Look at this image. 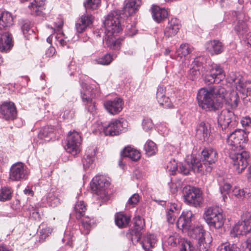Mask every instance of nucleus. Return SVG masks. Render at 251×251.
Listing matches in <instances>:
<instances>
[{
    "label": "nucleus",
    "instance_id": "nucleus-63",
    "mask_svg": "<svg viewBox=\"0 0 251 251\" xmlns=\"http://www.w3.org/2000/svg\"><path fill=\"white\" fill-rule=\"evenodd\" d=\"M75 115V111L73 109H66L64 111L63 117L65 119H72Z\"/></svg>",
    "mask_w": 251,
    "mask_h": 251
},
{
    "label": "nucleus",
    "instance_id": "nucleus-13",
    "mask_svg": "<svg viewBox=\"0 0 251 251\" xmlns=\"http://www.w3.org/2000/svg\"><path fill=\"white\" fill-rule=\"evenodd\" d=\"M109 185L108 180L102 175L96 176L93 178L90 184L92 190L102 200H104L107 196L106 189Z\"/></svg>",
    "mask_w": 251,
    "mask_h": 251
},
{
    "label": "nucleus",
    "instance_id": "nucleus-37",
    "mask_svg": "<svg viewBox=\"0 0 251 251\" xmlns=\"http://www.w3.org/2000/svg\"><path fill=\"white\" fill-rule=\"evenodd\" d=\"M21 28L24 35L27 39H29L30 35L35 34L33 27L31 26V23L28 20L23 22Z\"/></svg>",
    "mask_w": 251,
    "mask_h": 251
},
{
    "label": "nucleus",
    "instance_id": "nucleus-23",
    "mask_svg": "<svg viewBox=\"0 0 251 251\" xmlns=\"http://www.w3.org/2000/svg\"><path fill=\"white\" fill-rule=\"evenodd\" d=\"M181 27L180 21L177 18H172L168 23V25L164 30V36L167 38L175 36Z\"/></svg>",
    "mask_w": 251,
    "mask_h": 251
},
{
    "label": "nucleus",
    "instance_id": "nucleus-49",
    "mask_svg": "<svg viewBox=\"0 0 251 251\" xmlns=\"http://www.w3.org/2000/svg\"><path fill=\"white\" fill-rule=\"evenodd\" d=\"M242 221L248 233L251 232V213L247 212L244 213L242 216Z\"/></svg>",
    "mask_w": 251,
    "mask_h": 251
},
{
    "label": "nucleus",
    "instance_id": "nucleus-39",
    "mask_svg": "<svg viewBox=\"0 0 251 251\" xmlns=\"http://www.w3.org/2000/svg\"><path fill=\"white\" fill-rule=\"evenodd\" d=\"M74 210L76 218H80L84 215V213L86 210V205L83 201H77L75 206Z\"/></svg>",
    "mask_w": 251,
    "mask_h": 251
},
{
    "label": "nucleus",
    "instance_id": "nucleus-12",
    "mask_svg": "<svg viewBox=\"0 0 251 251\" xmlns=\"http://www.w3.org/2000/svg\"><path fill=\"white\" fill-rule=\"evenodd\" d=\"M247 134L244 130L236 129L229 134L227 142L230 148L229 150H240L243 148V144L247 142Z\"/></svg>",
    "mask_w": 251,
    "mask_h": 251
},
{
    "label": "nucleus",
    "instance_id": "nucleus-19",
    "mask_svg": "<svg viewBox=\"0 0 251 251\" xmlns=\"http://www.w3.org/2000/svg\"><path fill=\"white\" fill-rule=\"evenodd\" d=\"M17 111L13 102L4 101L0 105V117L6 120H13L17 118Z\"/></svg>",
    "mask_w": 251,
    "mask_h": 251
},
{
    "label": "nucleus",
    "instance_id": "nucleus-60",
    "mask_svg": "<svg viewBox=\"0 0 251 251\" xmlns=\"http://www.w3.org/2000/svg\"><path fill=\"white\" fill-rule=\"evenodd\" d=\"M180 251H197L190 241H186L182 245Z\"/></svg>",
    "mask_w": 251,
    "mask_h": 251
},
{
    "label": "nucleus",
    "instance_id": "nucleus-35",
    "mask_svg": "<svg viewBox=\"0 0 251 251\" xmlns=\"http://www.w3.org/2000/svg\"><path fill=\"white\" fill-rule=\"evenodd\" d=\"M116 34L114 35L110 36L108 37L105 35V42L106 45L111 49L118 50L120 47V41L119 39H116L115 36Z\"/></svg>",
    "mask_w": 251,
    "mask_h": 251
},
{
    "label": "nucleus",
    "instance_id": "nucleus-57",
    "mask_svg": "<svg viewBox=\"0 0 251 251\" xmlns=\"http://www.w3.org/2000/svg\"><path fill=\"white\" fill-rule=\"evenodd\" d=\"M139 200V195L138 194H134L128 199L127 204L129 206H134L138 203Z\"/></svg>",
    "mask_w": 251,
    "mask_h": 251
},
{
    "label": "nucleus",
    "instance_id": "nucleus-33",
    "mask_svg": "<svg viewBox=\"0 0 251 251\" xmlns=\"http://www.w3.org/2000/svg\"><path fill=\"white\" fill-rule=\"evenodd\" d=\"M55 130L54 127L52 126H47L41 129L38 134V137L40 139L45 138H52L55 135Z\"/></svg>",
    "mask_w": 251,
    "mask_h": 251
},
{
    "label": "nucleus",
    "instance_id": "nucleus-47",
    "mask_svg": "<svg viewBox=\"0 0 251 251\" xmlns=\"http://www.w3.org/2000/svg\"><path fill=\"white\" fill-rule=\"evenodd\" d=\"M100 3V0H86L84 2L83 5L85 8L86 11L93 10L96 9Z\"/></svg>",
    "mask_w": 251,
    "mask_h": 251
},
{
    "label": "nucleus",
    "instance_id": "nucleus-22",
    "mask_svg": "<svg viewBox=\"0 0 251 251\" xmlns=\"http://www.w3.org/2000/svg\"><path fill=\"white\" fill-rule=\"evenodd\" d=\"M193 216V214L191 211L183 212L177 220V227L182 231L190 230Z\"/></svg>",
    "mask_w": 251,
    "mask_h": 251
},
{
    "label": "nucleus",
    "instance_id": "nucleus-41",
    "mask_svg": "<svg viewBox=\"0 0 251 251\" xmlns=\"http://www.w3.org/2000/svg\"><path fill=\"white\" fill-rule=\"evenodd\" d=\"M47 202L50 206L55 207L60 203V200L57 195L54 192H49L46 196Z\"/></svg>",
    "mask_w": 251,
    "mask_h": 251
},
{
    "label": "nucleus",
    "instance_id": "nucleus-59",
    "mask_svg": "<svg viewBox=\"0 0 251 251\" xmlns=\"http://www.w3.org/2000/svg\"><path fill=\"white\" fill-rule=\"evenodd\" d=\"M240 122L243 127L251 130V118L249 116L243 117Z\"/></svg>",
    "mask_w": 251,
    "mask_h": 251
},
{
    "label": "nucleus",
    "instance_id": "nucleus-20",
    "mask_svg": "<svg viewBox=\"0 0 251 251\" xmlns=\"http://www.w3.org/2000/svg\"><path fill=\"white\" fill-rule=\"evenodd\" d=\"M158 205L164 207L167 213V220L169 223L173 224L177 215L178 209L177 205L166 201H158Z\"/></svg>",
    "mask_w": 251,
    "mask_h": 251
},
{
    "label": "nucleus",
    "instance_id": "nucleus-45",
    "mask_svg": "<svg viewBox=\"0 0 251 251\" xmlns=\"http://www.w3.org/2000/svg\"><path fill=\"white\" fill-rule=\"evenodd\" d=\"M156 149V144L150 140H148L144 145L145 151L148 156L155 154Z\"/></svg>",
    "mask_w": 251,
    "mask_h": 251
},
{
    "label": "nucleus",
    "instance_id": "nucleus-21",
    "mask_svg": "<svg viewBox=\"0 0 251 251\" xmlns=\"http://www.w3.org/2000/svg\"><path fill=\"white\" fill-rule=\"evenodd\" d=\"M103 105L109 113L112 115H116L122 110L124 101L122 99L116 98L113 100L105 101Z\"/></svg>",
    "mask_w": 251,
    "mask_h": 251
},
{
    "label": "nucleus",
    "instance_id": "nucleus-27",
    "mask_svg": "<svg viewBox=\"0 0 251 251\" xmlns=\"http://www.w3.org/2000/svg\"><path fill=\"white\" fill-rule=\"evenodd\" d=\"M124 7V12L126 15H131L134 13L141 5V0H126Z\"/></svg>",
    "mask_w": 251,
    "mask_h": 251
},
{
    "label": "nucleus",
    "instance_id": "nucleus-43",
    "mask_svg": "<svg viewBox=\"0 0 251 251\" xmlns=\"http://www.w3.org/2000/svg\"><path fill=\"white\" fill-rule=\"evenodd\" d=\"M12 190L9 187H2L0 189V201H6L12 197Z\"/></svg>",
    "mask_w": 251,
    "mask_h": 251
},
{
    "label": "nucleus",
    "instance_id": "nucleus-48",
    "mask_svg": "<svg viewBox=\"0 0 251 251\" xmlns=\"http://www.w3.org/2000/svg\"><path fill=\"white\" fill-rule=\"evenodd\" d=\"M235 30L238 34L242 35L243 37L246 36L248 33V28L247 25L243 22H238L235 27Z\"/></svg>",
    "mask_w": 251,
    "mask_h": 251
},
{
    "label": "nucleus",
    "instance_id": "nucleus-26",
    "mask_svg": "<svg viewBox=\"0 0 251 251\" xmlns=\"http://www.w3.org/2000/svg\"><path fill=\"white\" fill-rule=\"evenodd\" d=\"M208 70L216 79L217 83L223 80L225 77V73L223 68L219 64L212 63L209 65Z\"/></svg>",
    "mask_w": 251,
    "mask_h": 251
},
{
    "label": "nucleus",
    "instance_id": "nucleus-52",
    "mask_svg": "<svg viewBox=\"0 0 251 251\" xmlns=\"http://www.w3.org/2000/svg\"><path fill=\"white\" fill-rule=\"evenodd\" d=\"M178 164L175 159H171L167 164L166 169L169 172L170 175H175L177 170Z\"/></svg>",
    "mask_w": 251,
    "mask_h": 251
},
{
    "label": "nucleus",
    "instance_id": "nucleus-36",
    "mask_svg": "<svg viewBox=\"0 0 251 251\" xmlns=\"http://www.w3.org/2000/svg\"><path fill=\"white\" fill-rule=\"evenodd\" d=\"M192 48L188 44H182L176 50V55L177 57L182 58L189 54L192 51Z\"/></svg>",
    "mask_w": 251,
    "mask_h": 251
},
{
    "label": "nucleus",
    "instance_id": "nucleus-51",
    "mask_svg": "<svg viewBox=\"0 0 251 251\" xmlns=\"http://www.w3.org/2000/svg\"><path fill=\"white\" fill-rule=\"evenodd\" d=\"M162 243H167L171 246H175L179 242V239L178 235H173L170 236L167 239L165 237L162 238Z\"/></svg>",
    "mask_w": 251,
    "mask_h": 251
},
{
    "label": "nucleus",
    "instance_id": "nucleus-15",
    "mask_svg": "<svg viewBox=\"0 0 251 251\" xmlns=\"http://www.w3.org/2000/svg\"><path fill=\"white\" fill-rule=\"evenodd\" d=\"M81 138L79 133L75 131H70L67 137L65 150L72 155L75 156L80 152Z\"/></svg>",
    "mask_w": 251,
    "mask_h": 251
},
{
    "label": "nucleus",
    "instance_id": "nucleus-32",
    "mask_svg": "<svg viewBox=\"0 0 251 251\" xmlns=\"http://www.w3.org/2000/svg\"><path fill=\"white\" fill-rule=\"evenodd\" d=\"M130 221L129 217L122 213H118L115 216L116 225L121 228L126 227Z\"/></svg>",
    "mask_w": 251,
    "mask_h": 251
},
{
    "label": "nucleus",
    "instance_id": "nucleus-2",
    "mask_svg": "<svg viewBox=\"0 0 251 251\" xmlns=\"http://www.w3.org/2000/svg\"><path fill=\"white\" fill-rule=\"evenodd\" d=\"M145 223L144 220L140 216H137L134 219L133 229L129 230L126 233V237L134 243V241L139 242L145 251H152L150 249L155 243L154 235L147 234L143 236L142 230L144 228Z\"/></svg>",
    "mask_w": 251,
    "mask_h": 251
},
{
    "label": "nucleus",
    "instance_id": "nucleus-53",
    "mask_svg": "<svg viewBox=\"0 0 251 251\" xmlns=\"http://www.w3.org/2000/svg\"><path fill=\"white\" fill-rule=\"evenodd\" d=\"M169 11L165 8H160L158 6V23H160L168 17Z\"/></svg>",
    "mask_w": 251,
    "mask_h": 251
},
{
    "label": "nucleus",
    "instance_id": "nucleus-1",
    "mask_svg": "<svg viewBox=\"0 0 251 251\" xmlns=\"http://www.w3.org/2000/svg\"><path fill=\"white\" fill-rule=\"evenodd\" d=\"M227 92L221 86L217 87L201 88L197 96L199 106L205 111H215L222 107L223 101L235 109L239 101V96L236 91L231 92L227 97Z\"/></svg>",
    "mask_w": 251,
    "mask_h": 251
},
{
    "label": "nucleus",
    "instance_id": "nucleus-55",
    "mask_svg": "<svg viewBox=\"0 0 251 251\" xmlns=\"http://www.w3.org/2000/svg\"><path fill=\"white\" fill-rule=\"evenodd\" d=\"M142 126L143 129L146 131L151 129L153 127L152 120L148 118L144 119L142 122Z\"/></svg>",
    "mask_w": 251,
    "mask_h": 251
},
{
    "label": "nucleus",
    "instance_id": "nucleus-16",
    "mask_svg": "<svg viewBox=\"0 0 251 251\" xmlns=\"http://www.w3.org/2000/svg\"><path fill=\"white\" fill-rule=\"evenodd\" d=\"M127 126L126 120H114L111 121L107 126L103 127V131L105 135L116 136L124 131Z\"/></svg>",
    "mask_w": 251,
    "mask_h": 251
},
{
    "label": "nucleus",
    "instance_id": "nucleus-40",
    "mask_svg": "<svg viewBox=\"0 0 251 251\" xmlns=\"http://www.w3.org/2000/svg\"><path fill=\"white\" fill-rule=\"evenodd\" d=\"M39 228L40 241L43 242L51 234L52 231V228L49 226H46L45 225L43 224L39 226Z\"/></svg>",
    "mask_w": 251,
    "mask_h": 251
},
{
    "label": "nucleus",
    "instance_id": "nucleus-50",
    "mask_svg": "<svg viewBox=\"0 0 251 251\" xmlns=\"http://www.w3.org/2000/svg\"><path fill=\"white\" fill-rule=\"evenodd\" d=\"M44 4V0H34L28 7L32 10L31 12L32 14L35 13L38 14L39 11L37 10V8L42 7Z\"/></svg>",
    "mask_w": 251,
    "mask_h": 251
},
{
    "label": "nucleus",
    "instance_id": "nucleus-3",
    "mask_svg": "<svg viewBox=\"0 0 251 251\" xmlns=\"http://www.w3.org/2000/svg\"><path fill=\"white\" fill-rule=\"evenodd\" d=\"M13 25V17L10 13L1 11L0 13V50L7 51L13 46L11 35L8 29Z\"/></svg>",
    "mask_w": 251,
    "mask_h": 251
},
{
    "label": "nucleus",
    "instance_id": "nucleus-56",
    "mask_svg": "<svg viewBox=\"0 0 251 251\" xmlns=\"http://www.w3.org/2000/svg\"><path fill=\"white\" fill-rule=\"evenodd\" d=\"M203 79L205 83L208 85L213 83H217L216 79L214 78V77L211 75V73L208 70H207V73L205 75Z\"/></svg>",
    "mask_w": 251,
    "mask_h": 251
},
{
    "label": "nucleus",
    "instance_id": "nucleus-31",
    "mask_svg": "<svg viewBox=\"0 0 251 251\" xmlns=\"http://www.w3.org/2000/svg\"><path fill=\"white\" fill-rule=\"evenodd\" d=\"M93 223V219H91L89 217H84L79 225L81 232L83 234H88L90 231L92 224Z\"/></svg>",
    "mask_w": 251,
    "mask_h": 251
},
{
    "label": "nucleus",
    "instance_id": "nucleus-38",
    "mask_svg": "<svg viewBox=\"0 0 251 251\" xmlns=\"http://www.w3.org/2000/svg\"><path fill=\"white\" fill-rule=\"evenodd\" d=\"M201 64L199 63L198 58H196L193 62V66L190 69L189 75L191 76L190 79L193 80L195 77L200 74V68Z\"/></svg>",
    "mask_w": 251,
    "mask_h": 251
},
{
    "label": "nucleus",
    "instance_id": "nucleus-4",
    "mask_svg": "<svg viewBox=\"0 0 251 251\" xmlns=\"http://www.w3.org/2000/svg\"><path fill=\"white\" fill-rule=\"evenodd\" d=\"M223 213V209L219 206H211L205 209L203 217L210 227L219 229L223 226L225 220Z\"/></svg>",
    "mask_w": 251,
    "mask_h": 251
},
{
    "label": "nucleus",
    "instance_id": "nucleus-11",
    "mask_svg": "<svg viewBox=\"0 0 251 251\" xmlns=\"http://www.w3.org/2000/svg\"><path fill=\"white\" fill-rule=\"evenodd\" d=\"M29 174L30 171L27 166L23 162H18L10 167L9 179L12 181L25 180Z\"/></svg>",
    "mask_w": 251,
    "mask_h": 251
},
{
    "label": "nucleus",
    "instance_id": "nucleus-14",
    "mask_svg": "<svg viewBox=\"0 0 251 251\" xmlns=\"http://www.w3.org/2000/svg\"><path fill=\"white\" fill-rule=\"evenodd\" d=\"M193 232L194 234V238L198 241L199 251H207L212 241L210 234L199 227L193 229Z\"/></svg>",
    "mask_w": 251,
    "mask_h": 251
},
{
    "label": "nucleus",
    "instance_id": "nucleus-17",
    "mask_svg": "<svg viewBox=\"0 0 251 251\" xmlns=\"http://www.w3.org/2000/svg\"><path fill=\"white\" fill-rule=\"evenodd\" d=\"M231 80L236 85V88L244 97L251 95V81H243V77L238 74H233L230 75Z\"/></svg>",
    "mask_w": 251,
    "mask_h": 251
},
{
    "label": "nucleus",
    "instance_id": "nucleus-25",
    "mask_svg": "<svg viewBox=\"0 0 251 251\" xmlns=\"http://www.w3.org/2000/svg\"><path fill=\"white\" fill-rule=\"evenodd\" d=\"M96 155V149L94 148H88L86 150L85 154L82 159L83 168L86 170L93 168Z\"/></svg>",
    "mask_w": 251,
    "mask_h": 251
},
{
    "label": "nucleus",
    "instance_id": "nucleus-46",
    "mask_svg": "<svg viewBox=\"0 0 251 251\" xmlns=\"http://www.w3.org/2000/svg\"><path fill=\"white\" fill-rule=\"evenodd\" d=\"M113 58L110 54H106L94 60L95 64L102 65H108L111 63Z\"/></svg>",
    "mask_w": 251,
    "mask_h": 251
},
{
    "label": "nucleus",
    "instance_id": "nucleus-6",
    "mask_svg": "<svg viewBox=\"0 0 251 251\" xmlns=\"http://www.w3.org/2000/svg\"><path fill=\"white\" fill-rule=\"evenodd\" d=\"M238 119L233 111L228 109H223L217 118L219 127L225 132H228L237 126Z\"/></svg>",
    "mask_w": 251,
    "mask_h": 251
},
{
    "label": "nucleus",
    "instance_id": "nucleus-9",
    "mask_svg": "<svg viewBox=\"0 0 251 251\" xmlns=\"http://www.w3.org/2000/svg\"><path fill=\"white\" fill-rule=\"evenodd\" d=\"M218 159L217 151L212 148H205L201 153V159L197 158V161L199 162L203 168V174L205 172L210 173L212 168L211 165L215 163Z\"/></svg>",
    "mask_w": 251,
    "mask_h": 251
},
{
    "label": "nucleus",
    "instance_id": "nucleus-29",
    "mask_svg": "<svg viewBox=\"0 0 251 251\" xmlns=\"http://www.w3.org/2000/svg\"><path fill=\"white\" fill-rule=\"evenodd\" d=\"M122 155L124 157H128L133 161H137L140 158V152L137 150L131 147L125 148L122 152Z\"/></svg>",
    "mask_w": 251,
    "mask_h": 251
},
{
    "label": "nucleus",
    "instance_id": "nucleus-34",
    "mask_svg": "<svg viewBox=\"0 0 251 251\" xmlns=\"http://www.w3.org/2000/svg\"><path fill=\"white\" fill-rule=\"evenodd\" d=\"M246 230L243 222L242 221H239L235 225L231 230L230 235L232 237H236L240 235H246L248 233Z\"/></svg>",
    "mask_w": 251,
    "mask_h": 251
},
{
    "label": "nucleus",
    "instance_id": "nucleus-30",
    "mask_svg": "<svg viewBox=\"0 0 251 251\" xmlns=\"http://www.w3.org/2000/svg\"><path fill=\"white\" fill-rule=\"evenodd\" d=\"M210 125L208 123H200L197 128V134H202L203 139L205 140L210 135Z\"/></svg>",
    "mask_w": 251,
    "mask_h": 251
},
{
    "label": "nucleus",
    "instance_id": "nucleus-8",
    "mask_svg": "<svg viewBox=\"0 0 251 251\" xmlns=\"http://www.w3.org/2000/svg\"><path fill=\"white\" fill-rule=\"evenodd\" d=\"M183 194L184 201L189 205L197 207L202 204V192L199 188L188 185L183 188Z\"/></svg>",
    "mask_w": 251,
    "mask_h": 251
},
{
    "label": "nucleus",
    "instance_id": "nucleus-54",
    "mask_svg": "<svg viewBox=\"0 0 251 251\" xmlns=\"http://www.w3.org/2000/svg\"><path fill=\"white\" fill-rule=\"evenodd\" d=\"M232 195L238 199H243L245 197L246 192L243 189H241L239 187H235L231 192Z\"/></svg>",
    "mask_w": 251,
    "mask_h": 251
},
{
    "label": "nucleus",
    "instance_id": "nucleus-61",
    "mask_svg": "<svg viewBox=\"0 0 251 251\" xmlns=\"http://www.w3.org/2000/svg\"><path fill=\"white\" fill-rule=\"evenodd\" d=\"M73 237L69 235L68 234V231H66L65 233V235L64 238L63 239V241L64 242H66V245L71 247L73 245Z\"/></svg>",
    "mask_w": 251,
    "mask_h": 251
},
{
    "label": "nucleus",
    "instance_id": "nucleus-7",
    "mask_svg": "<svg viewBox=\"0 0 251 251\" xmlns=\"http://www.w3.org/2000/svg\"><path fill=\"white\" fill-rule=\"evenodd\" d=\"M120 15L118 11H114L109 13L105 18L103 22L105 31V34L106 36L114 35V34H117L122 28L120 25Z\"/></svg>",
    "mask_w": 251,
    "mask_h": 251
},
{
    "label": "nucleus",
    "instance_id": "nucleus-58",
    "mask_svg": "<svg viewBox=\"0 0 251 251\" xmlns=\"http://www.w3.org/2000/svg\"><path fill=\"white\" fill-rule=\"evenodd\" d=\"M137 30L136 28L135 25H128L127 26L126 30V34L129 37H132L133 36L136 34Z\"/></svg>",
    "mask_w": 251,
    "mask_h": 251
},
{
    "label": "nucleus",
    "instance_id": "nucleus-44",
    "mask_svg": "<svg viewBox=\"0 0 251 251\" xmlns=\"http://www.w3.org/2000/svg\"><path fill=\"white\" fill-rule=\"evenodd\" d=\"M217 251H241L236 244L222 243L217 248Z\"/></svg>",
    "mask_w": 251,
    "mask_h": 251
},
{
    "label": "nucleus",
    "instance_id": "nucleus-64",
    "mask_svg": "<svg viewBox=\"0 0 251 251\" xmlns=\"http://www.w3.org/2000/svg\"><path fill=\"white\" fill-rule=\"evenodd\" d=\"M158 130H159L160 133L164 136L168 133V129L164 124L160 125L158 127Z\"/></svg>",
    "mask_w": 251,
    "mask_h": 251
},
{
    "label": "nucleus",
    "instance_id": "nucleus-42",
    "mask_svg": "<svg viewBox=\"0 0 251 251\" xmlns=\"http://www.w3.org/2000/svg\"><path fill=\"white\" fill-rule=\"evenodd\" d=\"M160 91V94L161 95V98L163 99L162 101L161 100L159 101V105L162 106L164 108H171L173 107V104L170 100V99L168 97H166L164 96V94L165 93V90L164 89L163 87H159L158 88V91Z\"/></svg>",
    "mask_w": 251,
    "mask_h": 251
},
{
    "label": "nucleus",
    "instance_id": "nucleus-28",
    "mask_svg": "<svg viewBox=\"0 0 251 251\" xmlns=\"http://www.w3.org/2000/svg\"><path fill=\"white\" fill-rule=\"evenodd\" d=\"M207 49L211 54H218L223 51V45L218 40H213L208 43Z\"/></svg>",
    "mask_w": 251,
    "mask_h": 251
},
{
    "label": "nucleus",
    "instance_id": "nucleus-24",
    "mask_svg": "<svg viewBox=\"0 0 251 251\" xmlns=\"http://www.w3.org/2000/svg\"><path fill=\"white\" fill-rule=\"evenodd\" d=\"M93 21V17L91 15L83 14L76 21L75 28L77 32L82 33L85 29L90 26Z\"/></svg>",
    "mask_w": 251,
    "mask_h": 251
},
{
    "label": "nucleus",
    "instance_id": "nucleus-18",
    "mask_svg": "<svg viewBox=\"0 0 251 251\" xmlns=\"http://www.w3.org/2000/svg\"><path fill=\"white\" fill-rule=\"evenodd\" d=\"M83 90L81 92V98L88 111L93 112L96 109L95 102L93 100L95 95L93 90L86 84H82Z\"/></svg>",
    "mask_w": 251,
    "mask_h": 251
},
{
    "label": "nucleus",
    "instance_id": "nucleus-10",
    "mask_svg": "<svg viewBox=\"0 0 251 251\" xmlns=\"http://www.w3.org/2000/svg\"><path fill=\"white\" fill-rule=\"evenodd\" d=\"M192 170L203 174V168L200 162L197 161V158L193 155L188 156L184 163L178 164L177 172L183 175H187Z\"/></svg>",
    "mask_w": 251,
    "mask_h": 251
},
{
    "label": "nucleus",
    "instance_id": "nucleus-62",
    "mask_svg": "<svg viewBox=\"0 0 251 251\" xmlns=\"http://www.w3.org/2000/svg\"><path fill=\"white\" fill-rule=\"evenodd\" d=\"M55 51L56 50L55 48L52 46H50L46 50L45 55L46 57H51L53 56Z\"/></svg>",
    "mask_w": 251,
    "mask_h": 251
},
{
    "label": "nucleus",
    "instance_id": "nucleus-5",
    "mask_svg": "<svg viewBox=\"0 0 251 251\" xmlns=\"http://www.w3.org/2000/svg\"><path fill=\"white\" fill-rule=\"evenodd\" d=\"M228 153L235 172L237 174L241 173L249 164V152L232 149L229 150Z\"/></svg>",
    "mask_w": 251,
    "mask_h": 251
}]
</instances>
